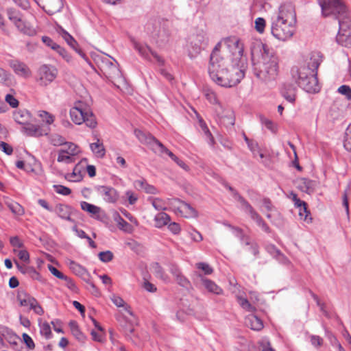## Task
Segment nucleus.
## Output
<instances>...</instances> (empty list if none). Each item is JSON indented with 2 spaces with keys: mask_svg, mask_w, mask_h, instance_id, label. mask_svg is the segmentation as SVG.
I'll list each match as a JSON object with an SVG mask.
<instances>
[{
  "mask_svg": "<svg viewBox=\"0 0 351 351\" xmlns=\"http://www.w3.org/2000/svg\"><path fill=\"white\" fill-rule=\"evenodd\" d=\"M225 44L230 47H235L233 55L236 56L235 61L232 64L223 57L210 58L208 71L211 80L217 85L222 87L230 88L237 86L245 76V68L243 65L239 66L237 59L243 56V47L239 40L236 38H226Z\"/></svg>",
  "mask_w": 351,
  "mask_h": 351,
  "instance_id": "1",
  "label": "nucleus"
},
{
  "mask_svg": "<svg viewBox=\"0 0 351 351\" xmlns=\"http://www.w3.org/2000/svg\"><path fill=\"white\" fill-rule=\"evenodd\" d=\"M251 55L255 76L263 82L274 80L278 74V59L273 49L258 41L251 47Z\"/></svg>",
  "mask_w": 351,
  "mask_h": 351,
  "instance_id": "2",
  "label": "nucleus"
},
{
  "mask_svg": "<svg viewBox=\"0 0 351 351\" xmlns=\"http://www.w3.org/2000/svg\"><path fill=\"white\" fill-rule=\"evenodd\" d=\"M322 58L321 52L313 51L310 53L309 59L306 64L291 68V74L293 80L307 93H317L319 90L317 75Z\"/></svg>",
  "mask_w": 351,
  "mask_h": 351,
  "instance_id": "3",
  "label": "nucleus"
},
{
  "mask_svg": "<svg viewBox=\"0 0 351 351\" xmlns=\"http://www.w3.org/2000/svg\"><path fill=\"white\" fill-rule=\"evenodd\" d=\"M324 16L333 15L339 21L338 33L351 32V20L347 7L341 0H324L320 3Z\"/></svg>",
  "mask_w": 351,
  "mask_h": 351,
  "instance_id": "4",
  "label": "nucleus"
},
{
  "mask_svg": "<svg viewBox=\"0 0 351 351\" xmlns=\"http://www.w3.org/2000/svg\"><path fill=\"white\" fill-rule=\"evenodd\" d=\"M134 134L142 143L147 145L155 154H158L159 156L166 154L171 158L172 160L176 159L177 156L152 134L145 132L138 129L134 130Z\"/></svg>",
  "mask_w": 351,
  "mask_h": 351,
  "instance_id": "5",
  "label": "nucleus"
},
{
  "mask_svg": "<svg viewBox=\"0 0 351 351\" xmlns=\"http://www.w3.org/2000/svg\"><path fill=\"white\" fill-rule=\"evenodd\" d=\"M295 24L288 23L283 21L274 19L271 24V33L279 40L285 41L294 34Z\"/></svg>",
  "mask_w": 351,
  "mask_h": 351,
  "instance_id": "6",
  "label": "nucleus"
},
{
  "mask_svg": "<svg viewBox=\"0 0 351 351\" xmlns=\"http://www.w3.org/2000/svg\"><path fill=\"white\" fill-rule=\"evenodd\" d=\"M193 282L197 288L204 287L208 292L221 295L223 293V289L219 287L214 281L204 276L202 273L195 271L193 274Z\"/></svg>",
  "mask_w": 351,
  "mask_h": 351,
  "instance_id": "7",
  "label": "nucleus"
},
{
  "mask_svg": "<svg viewBox=\"0 0 351 351\" xmlns=\"http://www.w3.org/2000/svg\"><path fill=\"white\" fill-rule=\"evenodd\" d=\"M134 48L138 52L139 55L141 56L143 58L151 61L150 55H152L158 63L160 65H163L165 63V60L152 48L147 45H142L137 42L134 38L130 39Z\"/></svg>",
  "mask_w": 351,
  "mask_h": 351,
  "instance_id": "8",
  "label": "nucleus"
},
{
  "mask_svg": "<svg viewBox=\"0 0 351 351\" xmlns=\"http://www.w3.org/2000/svg\"><path fill=\"white\" fill-rule=\"evenodd\" d=\"M58 71L55 66L43 64L38 71V82L41 86H47L56 77Z\"/></svg>",
  "mask_w": 351,
  "mask_h": 351,
  "instance_id": "9",
  "label": "nucleus"
},
{
  "mask_svg": "<svg viewBox=\"0 0 351 351\" xmlns=\"http://www.w3.org/2000/svg\"><path fill=\"white\" fill-rule=\"evenodd\" d=\"M276 19L283 21L288 23L295 24L296 14L293 4L287 3L281 5L279 8V12Z\"/></svg>",
  "mask_w": 351,
  "mask_h": 351,
  "instance_id": "10",
  "label": "nucleus"
},
{
  "mask_svg": "<svg viewBox=\"0 0 351 351\" xmlns=\"http://www.w3.org/2000/svg\"><path fill=\"white\" fill-rule=\"evenodd\" d=\"M99 69L104 75L109 80L121 77V73L119 69L108 58L101 61Z\"/></svg>",
  "mask_w": 351,
  "mask_h": 351,
  "instance_id": "11",
  "label": "nucleus"
},
{
  "mask_svg": "<svg viewBox=\"0 0 351 351\" xmlns=\"http://www.w3.org/2000/svg\"><path fill=\"white\" fill-rule=\"evenodd\" d=\"M95 190L108 203L114 204L118 200L119 194L112 186L99 185L95 187Z\"/></svg>",
  "mask_w": 351,
  "mask_h": 351,
  "instance_id": "12",
  "label": "nucleus"
},
{
  "mask_svg": "<svg viewBox=\"0 0 351 351\" xmlns=\"http://www.w3.org/2000/svg\"><path fill=\"white\" fill-rule=\"evenodd\" d=\"M87 109L88 107L82 101H78L75 102V106L70 110V116L72 121L77 125L84 123Z\"/></svg>",
  "mask_w": 351,
  "mask_h": 351,
  "instance_id": "13",
  "label": "nucleus"
},
{
  "mask_svg": "<svg viewBox=\"0 0 351 351\" xmlns=\"http://www.w3.org/2000/svg\"><path fill=\"white\" fill-rule=\"evenodd\" d=\"M53 211L61 219L75 223V221L71 218V215L77 213L78 211L74 209L72 206L66 204H58L56 206Z\"/></svg>",
  "mask_w": 351,
  "mask_h": 351,
  "instance_id": "14",
  "label": "nucleus"
},
{
  "mask_svg": "<svg viewBox=\"0 0 351 351\" xmlns=\"http://www.w3.org/2000/svg\"><path fill=\"white\" fill-rule=\"evenodd\" d=\"M170 36V30L165 23L159 26V29L156 34H152V37L160 47L164 46L169 42Z\"/></svg>",
  "mask_w": 351,
  "mask_h": 351,
  "instance_id": "15",
  "label": "nucleus"
},
{
  "mask_svg": "<svg viewBox=\"0 0 351 351\" xmlns=\"http://www.w3.org/2000/svg\"><path fill=\"white\" fill-rule=\"evenodd\" d=\"M245 213H248L251 219L255 221L257 225L262 228V229L267 233L271 232L270 228L264 221L261 215L253 208V207L249 204L244 210Z\"/></svg>",
  "mask_w": 351,
  "mask_h": 351,
  "instance_id": "16",
  "label": "nucleus"
},
{
  "mask_svg": "<svg viewBox=\"0 0 351 351\" xmlns=\"http://www.w3.org/2000/svg\"><path fill=\"white\" fill-rule=\"evenodd\" d=\"M70 269L77 276H80L86 282H89L91 276L87 269L73 261L69 263Z\"/></svg>",
  "mask_w": 351,
  "mask_h": 351,
  "instance_id": "17",
  "label": "nucleus"
},
{
  "mask_svg": "<svg viewBox=\"0 0 351 351\" xmlns=\"http://www.w3.org/2000/svg\"><path fill=\"white\" fill-rule=\"evenodd\" d=\"M23 130L26 134L29 136L39 137L43 135H47L49 129L43 128L38 125L28 124L23 127Z\"/></svg>",
  "mask_w": 351,
  "mask_h": 351,
  "instance_id": "18",
  "label": "nucleus"
},
{
  "mask_svg": "<svg viewBox=\"0 0 351 351\" xmlns=\"http://www.w3.org/2000/svg\"><path fill=\"white\" fill-rule=\"evenodd\" d=\"M298 188L302 192L311 194L314 191L315 183L314 181L302 178L298 180Z\"/></svg>",
  "mask_w": 351,
  "mask_h": 351,
  "instance_id": "19",
  "label": "nucleus"
},
{
  "mask_svg": "<svg viewBox=\"0 0 351 351\" xmlns=\"http://www.w3.org/2000/svg\"><path fill=\"white\" fill-rule=\"evenodd\" d=\"M134 185L138 190H144L149 194L158 193L157 189L153 185L149 184L145 179L138 180L134 182Z\"/></svg>",
  "mask_w": 351,
  "mask_h": 351,
  "instance_id": "20",
  "label": "nucleus"
},
{
  "mask_svg": "<svg viewBox=\"0 0 351 351\" xmlns=\"http://www.w3.org/2000/svg\"><path fill=\"white\" fill-rule=\"evenodd\" d=\"M296 89L291 84L285 85L281 90L282 97L289 102L294 103Z\"/></svg>",
  "mask_w": 351,
  "mask_h": 351,
  "instance_id": "21",
  "label": "nucleus"
},
{
  "mask_svg": "<svg viewBox=\"0 0 351 351\" xmlns=\"http://www.w3.org/2000/svg\"><path fill=\"white\" fill-rule=\"evenodd\" d=\"M11 66L17 75L23 77H27L29 75V69L23 62L16 60L13 61L11 62Z\"/></svg>",
  "mask_w": 351,
  "mask_h": 351,
  "instance_id": "22",
  "label": "nucleus"
},
{
  "mask_svg": "<svg viewBox=\"0 0 351 351\" xmlns=\"http://www.w3.org/2000/svg\"><path fill=\"white\" fill-rule=\"evenodd\" d=\"M245 324L254 330H260L263 328L262 320L254 315H249L246 318Z\"/></svg>",
  "mask_w": 351,
  "mask_h": 351,
  "instance_id": "23",
  "label": "nucleus"
},
{
  "mask_svg": "<svg viewBox=\"0 0 351 351\" xmlns=\"http://www.w3.org/2000/svg\"><path fill=\"white\" fill-rule=\"evenodd\" d=\"M8 19L15 25L16 28H21L23 25V21L21 20L20 14L13 8L7 10Z\"/></svg>",
  "mask_w": 351,
  "mask_h": 351,
  "instance_id": "24",
  "label": "nucleus"
},
{
  "mask_svg": "<svg viewBox=\"0 0 351 351\" xmlns=\"http://www.w3.org/2000/svg\"><path fill=\"white\" fill-rule=\"evenodd\" d=\"M81 208L93 215H95V219H99L98 214L101 211V208L95 205L91 204L87 202L82 201L80 203Z\"/></svg>",
  "mask_w": 351,
  "mask_h": 351,
  "instance_id": "25",
  "label": "nucleus"
},
{
  "mask_svg": "<svg viewBox=\"0 0 351 351\" xmlns=\"http://www.w3.org/2000/svg\"><path fill=\"white\" fill-rule=\"evenodd\" d=\"M73 335L80 342H84L86 337L81 332L76 321L71 320L69 323Z\"/></svg>",
  "mask_w": 351,
  "mask_h": 351,
  "instance_id": "26",
  "label": "nucleus"
},
{
  "mask_svg": "<svg viewBox=\"0 0 351 351\" xmlns=\"http://www.w3.org/2000/svg\"><path fill=\"white\" fill-rule=\"evenodd\" d=\"M13 118L17 123L25 125L29 121L30 114L27 110H19L14 113Z\"/></svg>",
  "mask_w": 351,
  "mask_h": 351,
  "instance_id": "27",
  "label": "nucleus"
},
{
  "mask_svg": "<svg viewBox=\"0 0 351 351\" xmlns=\"http://www.w3.org/2000/svg\"><path fill=\"white\" fill-rule=\"evenodd\" d=\"M337 43L345 47H351V32L338 33L336 36Z\"/></svg>",
  "mask_w": 351,
  "mask_h": 351,
  "instance_id": "28",
  "label": "nucleus"
},
{
  "mask_svg": "<svg viewBox=\"0 0 351 351\" xmlns=\"http://www.w3.org/2000/svg\"><path fill=\"white\" fill-rule=\"evenodd\" d=\"M224 186L228 189L229 191L232 193L233 197L241 204L243 210H244L250 204L249 202L244 197H243L233 187L227 183L225 184Z\"/></svg>",
  "mask_w": 351,
  "mask_h": 351,
  "instance_id": "29",
  "label": "nucleus"
},
{
  "mask_svg": "<svg viewBox=\"0 0 351 351\" xmlns=\"http://www.w3.org/2000/svg\"><path fill=\"white\" fill-rule=\"evenodd\" d=\"M90 149L98 158H103L106 154V149L102 143H100L99 139H97L96 143L90 145Z\"/></svg>",
  "mask_w": 351,
  "mask_h": 351,
  "instance_id": "30",
  "label": "nucleus"
},
{
  "mask_svg": "<svg viewBox=\"0 0 351 351\" xmlns=\"http://www.w3.org/2000/svg\"><path fill=\"white\" fill-rule=\"evenodd\" d=\"M154 221L155 226L160 228L169 223L170 221V217L165 213H159L155 216Z\"/></svg>",
  "mask_w": 351,
  "mask_h": 351,
  "instance_id": "31",
  "label": "nucleus"
},
{
  "mask_svg": "<svg viewBox=\"0 0 351 351\" xmlns=\"http://www.w3.org/2000/svg\"><path fill=\"white\" fill-rule=\"evenodd\" d=\"M295 206L299 208V215L300 218L303 217V213H302V210H304V212L305 213L304 220L306 221H308V217L311 215V213L308 210V205L307 204L300 199L299 198L294 202Z\"/></svg>",
  "mask_w": 351,
  "mask_h": 351,
  "instance_id": "32",
  "label": "nucleus"
},
{
  "mask_svg": "<svg viewBox=\"0 0 351 351\" xmlns=\"http://www.w3.org/2000/svg\"><path fill=\"white\" fill-rule=\"evenodd\" d=\"M194 43L201 44L204 47H206L208 44V36L207 33L204 30L198 32L193 38Z\"/></svg>",
  "mask_w": 351,
  "mask_h": 351,
  "instance_id": "33",
  "label": "nucleus"
},
{
  "mask_svg": "<svg viewBox=\"0 0 351 351\" xmlns=\"http://www.w3.org/2000/svg\"><path fill=\"white\" fill-rule=\"evenodd\" d=\"M199 128H201L202 132L204 134L205 136L206 137V138L208 140V143L210 145L213 146L215 143L214 138H213L212 134L210 133L209 129L208 128L206 123L204 122V121L202 118H200L199 119Z\"/></svg>",
  "mask_w": 351,
  "mask_h": 351,
  "instance_id": "34",
  "label": "nucleus"
},
{
  "mask_svg": "<svg viewBox=\"0 0 351 351\" xmlns=\"http://www.w3.org/2000/svg\"><path fill=\"white\" fill-rule=\"evenodd\" d=\"M67 44L73 48L82 58H84L86 60H88V58L86 57V54L82 51L81 49L78 47V43L75 40V38L71 36L65 40Z\"/></svg>",
  "mask_w": 351,
  "mask_h": 351,
  "instance_id": "35",
  "label": "nucleus"
},
{
  "mask_svg": "<svg viewBox=\"0 0 351 351\" xmlns=\"http://www.w3.org/2000/svg\"><path fill=\"white\" fill-rule=\"evenodd\" d=\"M191 49H189V56L191 59L194 58L197 54H199L202 49L205 48L203 45L199 43H194V40L191 41Z\"/></svg>",
  "mask_w": 351,
  "mask_h": 351,
  "instance_id": "36",
  "label": "nucleus"
},
{
  "mask_svg": "<svg viewBox=\"0 0 351 351\" xmlns=\"http://www.w3.org/2000/svg\"><path fill=\"white\" fill-rule=\"evenodd\" d=\"M84 123H86V125L89 127L90 128H95L97 125V121L95 115L90 110V109L88 108L86 110V114L84 116Z\"/></svg>",
  "mask_w": 351,
  "mask_h": 351,
  "instance_id": "37",
  "label": "nucleus"
},
{
  "mask_svg": "<svg viewBox=\"0 0 351 351\" xmlns=\"http://www.w3.org/2000/svg\"><path fill=\"white\" fill-rule=\"evenodd\" d=\"M111 300L114 305L117 307H125V310L130 315H133L132 311H130V306L125 305L124 300L119 296L113 295L111 298Z\"/></svg>",
  "mask_w": 351,
  "mask_h": 351,
  "instance_id": "38",
  "label": "nucleus"
},
{
  "mask_svg": "<svg viewBox=\"0 0 351 351\" xmlns=\"http://www.w3.org/2000/svg\"><path fill=\"white\" fill-rule=\"evenodd\" d=\"M49 142L53 146L64 145L66 143L65 138L58 134H51L49 137Z\"/></svg>",
  "mask_w": 351,
  "mask_h": 351,
  "instance_id": "39",
  "label": "nucleus"
},
{
  "mask_svg": "<svg viewBox=\"0 0 351 351\" xmlns=\"http://www.w3.org/2000/svg\"><path fill=\"white\" fill-rule=\"evenodd\" d=\"M147 200L152 203L154 208L157 210H164L166 209L164 201L160 198L150 197Z\"/></svg>",
  "mask_w": 351,
  "mask_h": 351,
  "instance_id": "40",
  "label": "nucleus"
},
{
  "mask_svg": "<svg viewBox=\"0 0 351 351\" xmlns=\"http://www.w3.org/2000/svg\"><path fill=\"white\" fill-rule=\"evenodd\" d=\"M182 204V209L185 212L189 217H197L198 216L197 211L193 208L189 204L185 202H180Z\"/></svg>",
  "mask_w": 351,
  "mask_h": 351,
  "instance_id": "41",
  "label": "nucleus"
},
{
  "mask_svg": "<svg viewBox=\"0 0 351 351\" xmlns=\"http://www.w3.org/2000/svg\"><path fill=\"white\" fill-rule=\"evenodd\" d=\"M238 301H239V303L240 304V306L245 311H248V312H254L256 311V307H254V306H252L250 302L248 301L247 299L246 298H242V297H239L238 298Z\"/></svg>",
  "mask_w": 351,
  "mask_h": 351,
  "instance_id": "42",
  "label": "nucleus"
},
{
  "mask_svg": "<svg viewBox=\"0 0 351 351\" xmlns=\"http://www.w3.org/2000/svg\"><path fill=\"white\" fill-rule=\"evenodd\" d=\"M176 280L180 286L186 289H192L191 282L182 273L176 278Z\"/></svg>",
  "mask_w": 351,
  "mask_h": 351,
  "instance_id": "43",
  "label": "nucleus"
},
{
  "mask_svg": "<svg viewBox=\"0 0 351 351\" xmlns=\"http://www.w3.org/2000/svg\"><path fill=\"white\" fill-rule=\"evenodd\" d=\"M195 267L203 272V275H210L213 272V269L206 263L199 262L195 264Z\"/></svg>",
  "mask_w": 351,
  "mask_h": 351,
  "instance_id": "44",
  "label": "nucleus"
},
{
  "mask_svg": "<svg viewBox=\"0 0 351 351\" xmlns=\"http://www.w3.org/2000/svg\"><path fill=\"white\" fill-rule=\"evenodd\" d=\"M66 152L67 151H65L64 149H61L58 151V156L57 158L58 162H64L66 163H71L73 162V158L71 155H65Z\"/></svg>",
  "mask_w": 351,
  "mask_h": 351,
  "instance_id": "45",
  "label": "nucleus"
},
{
  "mask_svg": "<svg viewBox=\"0 0 351 351\" xmlns=\"http://www.w3.org/2000/svg\"><path fill=\"white\" fill-rule=\"evenodd\" d=\"M343 146L348 151L351 152V123L346 130Z\"/></svg>",
  "mask_w": 351,
  "mask_h": 351,
  "instance_id": "46",
  "label": "nucleus"
},
{
  "mask_svg": "<svg viewBox=\"0 0 351 351\" xmlns=\"http://www.w3.org/2000/svg\"><path fill=\"white\" fill-rule=\"evenodd\" d=\"M54 1L56 3V5L50 6V8L48 10H45V8H43L45 12L49 15H53L58 12L61 11L62 8V3L61 0H54Z\"/></svg>",
  "mask_w": 351,
  "mask_h": 351,
  "instance_id": "47",
  "label": "nucleus"
},
{
  "mask_svg": "<svg viewBox=\"0 0 351 351\" xmlns=\"http://www.w3.org/2000/svg\"><path fill=\"white\" fill-rule=\"evenodd\" d=\"M254 27L255 29L260 34H263L265 31V28L266 26V21L262 17H258L254 21Z\"/></svg>",
  "mask_w": 351,
  "mask_h": 351,
  "instance_id": "48",
  "label": "nucleus"
},
{
  "mask_svg": "<svg viewBox=\"0 0 351 351\" xmlns=\"http://www.w3.org/2000/svg\"><path fill=\"white\" fill-rule=\"evenodd\" d=\"M98 256L101 261L104 263H108L113 259L114 255L111 251L107 250L99 252Z\"/></svg>",
  "mask_w": 351,
  "mask_h": 351,
  "instance_id": "49",
  "label": "nucleus"
},
{
  "mask_svg": "<svg viewBox=\"0 0 351 351\" xmlns=\"http://www.w3.org/2000/svg\"><path fill=\"white\" fill-rule=\"evenodd\" d=\"M40 334L45 336L47 339L51 337V327L47 322H45L40 326Z\"/></svg>",
  "mask_w": 351,
  "mask_h": 351,
  "instance_id": "50",
  "label": "nucleus"
},
{
  "mask_svg": "<svg viewBox=\"0 0 351 351\" xmlns=\"http://www.w3.org/2000/svg\"><path fill=\"white\" fill-rule=\"evenodd\" d=\"M338 93L344 95L348 100H351V88L348 85H341L338 88Z\"/></svg>",
  "mask_w": 351,
  "mask_h": 351,
  "instance_id": "51",
  "label": "nucleus"
},
{
  "mask_svg": "<svg viewBox=\"0 0 351 351\" xmlns=\"http://www.w3.org/2000/svg\"><path fill=\"white\" fill-rule=\"evenodd\" d=\"M64 145H66L67 146V149H64L65 151H67L66 153L67 154H69L71 155V156H75L78 153V147L77 146L74 144L73 143H71V142H67L66 141V143L64 144Z\"/></svg>",
  "mask_w": 351,
  "mask_h": 351,
  "instance_id": "52",
  "label": "nucleus"
},
{
  "mask_svg": "<svg viewBox=\"0 0 351 351\" xmlns=\"http://www.w3.org/2000/svg\"><path fill=\"white\" fill-rule=\"evenodd\" d=\"M20 341L19 337L16 335L10 337L9 343L15 351H21L22 346L20 345Z\"/></svg>",
  "mask_w": 351,
  "mask_h": 351,
  "instance_id": "53",
  "label": "nucleus"
},
{
  "mask_svg": "<svg viewBox=\"0 0 351 351\" xmlns=\"http://www.w3.org/2000/svg\"><path fill=\"white\" fill-rule=\"evenodd\" d=\"M55 191L58 193V194H61V195H69L71 193V190L66 187V186H64L63 185H53V186Z\"/></svg>",
  "mask_w": 351,
  "mask_h": 351,
  "instance_id": "54",
  "label": "nucleus"
},
{
  "mask_svg": "<svg viewBox=\"0 0 351 351\" xmlns=\"http://www.w3.org/2000/svg\"><path fill=\"white\" fill-rule=\"evenodd\" d=\"M152 268L156 277L160 278H164V270L158 263H154L152 265Z\"/></svg>",
  "mask_w": 351,
  "mask_h": 351,
  "instance_id": "55",
  "label": "nucleus"
},
{
  "mask_svg": "<svg viewBox=\"0 0 351 351\" xmlns=\"http://www.w3.org/2000/svg\"><path fill=\"white\" fill-rule=\"evenodd\" d=\"M39 116L42 118L43 121L47 124H51L54 121V117L47 111H40Z\"/></svg>",
  "mask_w": 351,
  "mask_h": 351,
  "instance_id": "56",
  "label": "nucleus"
},
{
  "mask_svg": "<svg viewBox=\"0 0 351 351\" xmlns=\"http://www.w3.org/2000/svg\"><path fill=\"white\" fill-rule=\"evenodd\" d=\"M266 250L274 257L277 258L279 256H282V253L274 245L270 244L267 245Z\"/></svg>",
  "mask_w": 351,
  "mask_h": 351,
  "instance_id": "57",
  "label": "nucleus"
},
{
  "mask_svg": "<svg viewBox=\"0 0 351 351\" xmlns=\"http://www.w3.org/2000/svg\"><path fill=\"white\" fill-rule=\"evenodd\" d=\"M22 337L23 342L25 343L26 346L30 350L34 349L35 344L32 337L27 333H23Z\"/></svg>",
  "mask_w": 351,
  "mask_h": 351,
  "instance_id": "58",
  "label": "nucleus"
},
{
  "mask_svg": "<svg viewBox=\"0 0 351 351\" xmlns=\"http://www.w3.org/2000/svg\"><path fill=\"white\" fill-rule=\"evenodd\" d=\"M245 244L246 245H250V250L251 252L255 256H258L259 254V247L256 243H251L249 239L247 238L245 241Z\"/></svg>",
  "mask_w": 351,
  "mask_h": 351,
  "instance_id": "59",
  "label": "nucleus"
},
{
  "mask_svg": "<svg viewBox=\"0 0 351 351\" xmlns=\"http://www.w3.org/2000/svg\"><path fill=\"white\" fill-rule=\"evenodd\" d=\"M65 178L67 179L68 178H73V181H79L82 179V176L80 173V171L77 170V167L75 166L73 169V171L72 173L68 174L65 176Z\"/></svg>",
  "mask_w": 351,
  "mask_h": 351,
  "instance_id": "60",
  "label": "nucleus"
},
{
  "mask_svg": "<svg viewBox=\"0 0 351 351\" xmlns=\"http://www.w3.org/2000/svg\"><path fill=\"white\" fill-rule=\"evenodd\" d=\"M48 269L50 271V272L56 278L59 279L65 278L66 276L62 273L60 271H59L58 269H56L55 267H53L51 265H48Z\"/></svg>",
  "mask_w": 351,
  "mask_h": 351,
  "instance_id": "61",
  "label": "nucleus"
},
{
  "mask_svg": "<svg viewBox=\"0 0 351 351\" xmlns=\"http://www.w3.org/2000/svg\"><path fill=\"white\" fill-rule=\"evenodd\" d=\"M5 100L12 108H16L19 106V101L10 94L6 95Z\"/></svg>",
  "mask_w": 351,
  "mask_h": 351,
  "instance_id": "62",
  "label": "nucleus"
},
{
  "mask_svg": "<svg viewBox=\"0 0 351 351\" xmlns=\"http://www.w3.org/2000/svg\"><path fill=\"white\" fill-rule=\"evenodd\" d=\"M26 272H27V275H29L32 279L40 280V274L36 271V269L33 267H29L28 269H25Z\"/></svg>",
  "mask_w": 351,
  "mask_h": 351,
  "instance_id": "63",
  "label": "nucleus"
},
{
  "mask_svg": "<svg viewBox=\"0 0 351 351\" xmlns=\"http://www.w3.org/2000/svg\"><path fill=\"white\" fill-rule=\"evenodd\" d=\"M0 149L2 150L7 155H11L13 152V149L8 143L1 141L0 142Z\"/></svg>",
  "mask_w": 351,
  "mask_h": 351,
  "instance_id": "64",
  "label": "nucleus"
}]
</instances>
